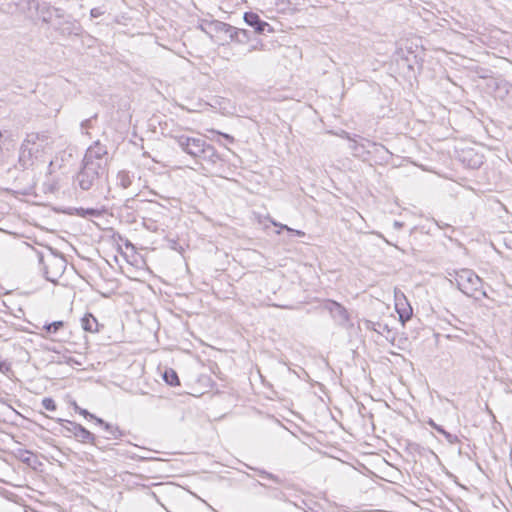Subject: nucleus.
<instances>
[{"mask_svg": "<svg viewBox=\"0 0 512 512\" xmlns=\"http://www.w3.org/2000/svg\"><path fill=\"white\" fill-rule=\"evenodd\" d=\"M27 247L31 251L30 257H34L37 260L44 278L56 284L66 269L67 262L65 258L54 254L50 250L39 251L29 245Z\"/></svg>", "mask_w": 512, "mask_h": 512, "instance_id": "f257e3e1", "label": "nucleus"}, {"mask_svg": "<svg viewBox=\"0 0 512 512\" xmlns=\"http://www.w3.org/2000/svg\"><path fill=\"white\" fill-rule=\"evenodd\" d=\"M48 144V135L46 133H29L21 144L18 166L22 170L33 167L35 160L44 151Z\"/></svg>", "mask_w": 512, "mask_h": 512, "instance_id": "f03ea898", "label": "nucleus"}, {"mask_svg": "<svg viewBox=\"0 0 512 512\" xmlns=\"http://www.w3.org/2000/svg\"><path fill=\"white\" fill-rule=\"evenodd\" d=\"M455 281L458 289L475 300L487 297L486 292L482 289V279L470 269H461L455 274Z\"/></svg>", "mask_w": 512, "mask_h": 512, "instance_id": "7ed1b4c3", "label": "nucleus"}, {"mask_svg": "<svg viewBox=\"0 0 512 512\" xmlns=\"http://www.w3.org/2000/svg\"><path fill=\"white\" fill-rule=\"evenodd\" d=\"M50 27L57 37L62 39L81 37L84 33L79 20L75 19L73 15L68 14L64 9H61L59 17L55 18Z\"/></svg>", "mask_w": 512, "mask_h": 512, "instance_id": "20e7f679", "label": "nucleus"}, {"mask_svg": "<svg viewBox=\"0 0 512 512\" xmlns=\"http://www.w3.org/2000/svg\"><path fill=\"white\" fill-rule=\"evenodd\" d=\"M107 172L82 163L80 171L74 178V185L83 191L95 190L99 187Z\"/></svg>", "mask_w": 512, "mask_h": 512, "instance_id": "39448f33", "label": "nucleus"}, {"mask_svg": "<svg viewBox=\"0 0 512 512\" xmlns=\"http://www.w3.org/2000/svg\"><path fill=\"white\" fill-rule=\"evenodd\" d=\"M480 77L488 79L487 87L494 97L512 109V83L503 77H490L487 74H482Z\"/></svg>", "mask_w": 512, "mask_h": 512, "instance_id": "423d86ee", "label": "nucleus"}, {"mask_svg": "<svg viewBox=\"0 0 512 512\" xmlns=\"http://www.w3.org/2000/svg\"><path fill=\"white\" fill-rule=\"evenodd\" d=\"M107 147L100 141H95L85 152L82 163L107 172Z\"/></svg>", "mask_w": 512, "mask_h": 512, "instance_id": "0eeeda50", "label": "nucleus"}, {"mask_svg": "<svg viewBox=\"0 0 512 512\" xmlns=\"http://www.w3.org/2000/svg\"><path fill=\"white\" fill-rule=\"evenodd\" d=\"M57 421L62 425V434L64 436L73 435L79 442L95 444V435L81 424L61 418Z\"/></svg>", "mask_w": 512, "mask_h": 512, "instance_id": "6e6552de", "label": "nucleus"}, {"mask_svg": "<svg viewBox=\"0 0 512 512\" xmlns=\"http://www.w3.org/2000/svg\"><path fill=\"white\" fill-rule=\"evenodd\" d=\"M26 9L29 11L35 10L38 17L45 24L52 25L56 17H59L61 12L60 7L52 6L48 2L40 3L37 0H26Z\"/></svg>", "mask_w": 512, "mask_h": 512, "instance_id": "1a4fd4ad", "label": "nucleus"}, {"mask_svg": "<svg viewBox=\"0 0 512 512\" xmlns=\"http://www.w3.org/2000/svg\"><path fill=\"white\" fill-rule=\"evenodd\" d=\"M172 138L183 152L195 158L199 155L205 140L201 137H190L184 134L174 135Z\"/></svg>", "mask_w": 512, "mask_h": 512, "instance_id": "9d476101", "label": "nucleus"}, {"mask_svg": "<svg viewBox=\"0 0 512 512\" xmlns=\"http://www.w3.org/2000/svg\"><path fill=\"white\" fill-rule=\"evenodd\" d=\"M244 22L252 27L257 34H266L273 32V28L269 23L262 20L260 16L252 11L245 12L243 15Z\"/></svg>", "mask_w": 512, "mask_h": 512, "instance_id": "9b49d317", "label": "nucleus"}, {"mask_svg": "<svg viewBox=\"0 0 512 512\" xmlns=\"http://www.w3.org/2000/svg\"><path fill=\"white\" fill-rule=\"evenodd\" d=\"M201 161H205L206 163L215 166L218 163L223 162V158L217 152L215 147L206 141L203 143V147H201L199 155L196 157Z\"/></svg>", "mask_w": 512, "mask_h": 512, "instance_id": "f8f14e48", "label": "nucleus"}, {"mask_svg": "<svg viewBox=\"0 0 512 512\" xmlns=\"http://www.w3.org/2000/svg\"><path fill=\"white\" fill-rule=\"evenodd\" d=\"M69 214H77L80 217L91 219V218H103L105 221H109L106 217L111 216L105 209L97 208H70Z\"/></svg>", "mask_w": 512, "mask_h": 512, "instance_id": "ddd939ff", "label": "nucleus"}, {"mask_svg": "<svg viewBox=\"0 0 512 512\" xmlns=\"http://www.w3.org/2000/svg\"><path fill=\"white\" fill-rule=\"evenodd\" d=\"M366 328L384 336L390 342L395 341L396 333L386 323L367 321Z\"/></svg>", "mask_w": 512, "mask_h": 512, "instance_id": "4468645a", "label": "nucleus"}, {"mask_svg": "<svg viewBox=\"0 0 512 512\" xmlns=\"http://www.w3.org/2000/svg\"><path fill=\"white\" fill-rule=\"evenodd\" d=\"M327 308L329 309L333 318L336 319L340 324H345L348 321V312L341 304L335 301H329Z\"/></svg>", "mask_w": 512, "mask_h": 512, "instance_id": "2eb2a0df", "label": "nucleus"}, {"mask_svg": "<svg viewBox=\"0 0 512 512\" xmlns=\"http://www.w3.org/2000/svg\"><path fill=\"white\" fill-rule=\"evenodd\" d=\"M228 36L230 41L239 44H245L250 40V32L248 30L236 28L232 25L230 26Z\"/></svg>", "mask_w": 512, "mask_h": 512, "instance_id": "dca6fc26", "label": "nucleus"}, {"mask_svg": "<svg viewBox=\"0 0 512 512\" xmlns=\"http://www.w3.org/2000/svg\"><path fill=\"white\" fill-rule=\"evenodd\" d=\"M203 23H207L210 30L216 33H225L228 34L230 29V24L219 21V20H207L203 19Z\"/></svg>", "mask_w": 512, "mask_h": 512, "instance_id": "f3484780", "label": "nucleus"}, {"mask_svg": "<svg viewBox=\"0 0 512 512\" xmlns=\"http://www.w3.org/2000/svg\"><path fill=\"white\" fill-rule=\"evenodd\" d=\"M395 308L397 313L399 314L400 321L404 324L407 320L410 319L412 315L411 307L404 302H395Z\"/></svg>", "mask_w": 512, "mask_h": 512, "instance_id": "a211bd4d", "label": "nucleus"}, {"mask_svg": "<svg viewBox=\"0 0 512 512\" xmlns=\"http://www.w3.org/2000/svg\"><path fill=\"white\" fill-rule=\"evenodd\" d=\"M82 328L88 332H97L98 331V321L97 319L90 313L84 315L81 320Z\"/></svg>", "mask_w": 512, "mask_h": 512, "instance_id": "6ab92c4d", "label": "nucleus"}, {"mask_svg": "<svg viewBox=\"0 0 512 512\" xmlns=\"http://www.w3.org/2000/svg\"><path fill=\"white\" fill-rule=\"evenodd\" d=\"M133 176L128 171L122 170L117 174V183L122 188L126 189L131 186Z\"/></svg>", "mask_w": 512, "mask_h": 512, "instance_id": "aec40b11", "label": "nucleus"}, {"mask_svg": "<svg viewBox=\"0 0 512 512\" xmlns=\"http://www.w3.org/2000/svg\"><path fill=\"white\" fill-rule=\"evenodd\" d=\"M163 380L170 386L180 384L179 377L173 369H166L163 373Z\"/></svg>", "mask_w": 512, "mask_h": 512, "instance_id": "412c9836", "label": "nucleus"}, {"mask_svg": "<svg viewBox=\"0 0 512 512\" xmlns=\"http://www.w3.org/2000/svg\"><path fill=\"white\" fill-rule=\"evenodd\" d=\"M104 429L108 434L107 438L120 439L121 437H123V432L116 425H112V424L108 423V424H105Z\"/></svg>", "mask_w": 512, "mask_h": 512, "instance_id": "4be33fe9", "label": "nucleus"}, {"mask_svg": "<svg viewBox=\"0 0 512 512\" xmlns=\"http://www.w3.org/2000/svg\"><path fill=\"white\" fill-rule=\"evenodd\" d=\"M12 134L7 131H0V165L4 162L3 146L6 141H12Z\"/></svg>", "mask_w": 512, "mask_h": 512, "instance_id": "5701e85b", "label": "nucleus"}, {"mask_svg": "<svg viewBox=\"0 0 512 512\" xmlns=\"http://www.w3.org/2000/svg\"><path fill=\"white\" fill-rule=\"evenodd\" d=\"M64 322L63 321H54L52 323L46 324L44 326L45 331L48 334H55L57 333L61 328H63Z\"/></svg>", "mask_w": 512, "mask_h": 512, "instance_id": "b1692460", "label": "nucleus"}, {"mask_svg": "<svg viewBox=\"0 0 512 512\" xmlns=\"http://www.w3.org/2000/svg\"><path fill=\"white\" fill-rule=\"evenodd\" d=\"M280 229L278 230H275V233L276 234H280L282 230H285L289 235L291 236H303L304 235V232L302 231H299V230H295V229H292L290 226L288 225H285V226H278Z\"/></svg>", "mask_w": 512, "mask_h": 512, "instance_id": "393cba45", "label": "nucleus"}, {"mask_svg": "<svg viewBox=\"0 0 512 512\" xmlns=\"http://www.w3.org/2000/svg\"><path fill=\"white\" fill-rule=\"evenodd\" d=\"M41 404H42L43 408H45L48 411H55L56 410V403L50 397H46V398L42 399Z\"/></svg>", "mask_w": 512, "mask_h": 512, "instance_id": "a878e982", "label": "nucleus"}, {"mask_svg": "<svg viewBox=\"0 0 512 512\" xmlns=\"http://www.w3.org/2000/svg\"><path fill=\"white\" fill-rule=\"evenodd\" d=\"M259 475H260L261 477H264V478L270 479V480H272V481H274V482H276V483H279V484H280V483H282L281 479H280L278 476H276V475H274V474H272V473H269V472H267V471H265V470H260V471H259Z\"/></svg>", "mask_w": 512, "mask_h": 512, "instance_id": "bb28decb", "label": "nucleus"}, {"mask_svg": "<svg viewBox=\"0 0 512 512\" xmlns=\"http://www.w3.org/2000/svg\"><path fill=\"white\" fill-rule=\"evenodd\" d=\"M74 408L77 412H79V414L83 415L85 418H95V415L91 414L89 411H87L86 409H82L80 408L76 403L74 404Z\"/></svg>", "mask_w": 512, "mask_h": 512, "instance_id": "cd10ccee", "label": "nucleus"}, {"mask_svg": "<svg viewBox=\"0 0 512 512\" xmlns=\"http://www.w3.org/2000/svg\"><path fill=\"white\" fill-rule=\"evenodd\" d=\"M442 435L445 437V439L450 443V444H455L459 441L458 437L456 435H453L449 432H447L446 430H444V433H442Z\"/></svg>", "mask_w": 512, "mask_h": 512, "instance_id": "c85d7f7f", "label": "nucleus"}, {"mask_svg": "<svg viewBox=\"0 0 512 512\" xmlns=\"http://www.w3.org/2000/svg\"><path fill=\"white\" fill-rule=\"evenodd\" d=\"M11 371V365L5 360L0 359V372L7 374Z\"/></svg>", "mask_w": 512, "mask_h": 512, "instance_id": "c756f323", "label": "nucleus"}, {"mask_svg": "<svg viewBox=\"0 0 512 512\" xmlns=\"http://www.w3.org/2000/svg\"><path fill=\"white\" fill-rule=\"evenodd\" d=\"M104 14V11L100 7H95L90 10V16L92 18H98Z\"/></svg>", "mask_w": 512, "mask_h": 512, "instance_id": "7c9ffc66", "label": "nucleus"}, {"mask_svg": "<svg viewBox=\"0 0 512 512\" xmlns=\"http://www.w3.org/2000/svg\"><path fill=\"white\" fill-rule=\"evenodd\" d=\"M428 424H429L433 429H435L437 432H439V433H441V434H442V433H444V430H445V429H444L442 426H440V425L436 424L432 419H430V420L428 421Z\"/></svg>", "mask_w": 512, "mask_h": 512, "instance_id": "2f4dec72", "label": "nucleus"}, {"mask_svg": "<svg viewBox=\"0 0 512 512\" xmlns=\"http://www.w3.org/2000/svg\"><path fill=\"white\" fill-rule=\"evenodd\" d=\"M402 300L406 301L405 295L401 291L395 290V301L402 302Z\"/></svg>", "mask_w": 512, "mask_h": 512, "instance_id": "473e14b6", "label": "nucleus"}, {"mask_svg": "<svg viewBox=\"0 0 512 512\" xmlns=\"http://www.w3.org/2000/svg\"><path fill=\"white\" fill-rule=\"evenodd\" d=\"M213 133H216V131L212 130ZM217 134L221 135L222 137H224L228 142L230 143H233L234 142V137L229 135V134H226V133H222V132H218L217 131Z\"/></svg>", "mask_w": 512, "mask_h": 512, "instance_id": "72a5a7b5", "label": "nucleus"}, {"mask_svg": "<svg viewBox=\"0 0 512 512\" xmlns=\"http://www.w3.org/2000/svg\"><path fill=\"white\" fill-rule=\"evenodd\" d=\"M207 28H209L207 23H203V19H202L201 23L199 25V29L201 31H203L204 33H206L207 35H209L210 37H212L211 33L207 30Z\"/></svg>", "mask_w": 512, "mask_h": 512, "instance_id": "f704fd0d", "label": "nucleus"}, {"mask_svg": "<svg viewBox=\"0 0 512 512\" xmlns=\"http://www.w3.org/2000/svg\"><path fill=\"white\" fill-rule=\"evenodd\" d=\"M91 121H92V118H89V119H85L81 122V128L82 129H88L91 127Z\"/></svg>", "mask_w": 512, "mask_h": 512, "instance_id": "c9c22d12", "label": "nucleus"}, {"mask_svg": "<svg viewBox=\"0 0 512 512\" xmlns=\"http://www.w3.org/2000/svg\"><path fill=\"white\" fill-rule=\"evenodd\" d=\"M92 419H93V420H95V422H96L98 425L102 426L103 428H105V424H108V423H107V422H105L103 419L98 418V417H96V416H95V418H92Z\"/></svg>", "mask_w": 512, "mask_h": 512, "instance_id": "e433bc0d", "label": "nucleus"}, {"mask_svg": "<svg viewBox=\"0 0 512 512\" xmlns=\"http://www.w3.org/2000/svg\"><path fill=\"white\" fill-rule=\"evenodd\" d=\"M265 219H267L270 222V224H272V225L281 224L280 222H277V221L271 219L269 216H266Z\"/></svg>", "mask_w": 512, "mask_h": 512, "instance_id": "4c0bfd02", "label": "nucleus"}, {"mask_svg": "<svg viewBox=\"0 0 512 512\" xmlns=\"http://www.w3.org/2000/svg\"><path fill=\"white\" fill-rule=\"evenodd\" d=\"M482 163L481 160H477L474 162V167L479 166Z\"/></svg>", "mask_w": 512, "mask_h": 512, "instance_id": "58836bf2", "label": "nucleus"}, {"mask_svg": "<svg viewBox=\"0 0 512 512\" xmlns=\"http://www.w3.org/2000/svg\"><path fill=\"white\" fill-rule=\"evenodd\" d=\"M393 224L398 225V224H402V223H401V222H399V221H394V223H393Z\"/></svg>", "mask_w": 512, "mask_h": 512, "instance_id": "ea45409f", "label": "nucleus"}, {"mask_svg": "<svg viewBox=\"0 0 512 512\" xmlns=\"http://www.w3.org/2000/svg\"><path fill=\"white\" fill-rule=\"evenodd\" d=\"M345 135H346L347 139H349V140L351 139L348 133L345 132Z\"/></svg>", "mask_w": 512, "mask_h": 512, "instance_id": "a19ab883", "label": "nucleus"}, {"mask_svg": "<svg viewBox=\"0 0 512 512\" xmlns=\"http://www.w3.org/2000/svg\"><path fill=\"white\" fill-rule=\"evenodd\" d=\"M5 232L7 233V231H5ZM8 234H14L15 235L16 233L8 231Z\"/></svg>", "mask_w": 512, "mask_h": 512, "instance_id": "79ce46f5", "label": "nucleus"}, {"mask_svg": "<svg viewBox=\"0 0 512 512\" xmlns=\"http://www.w3.org/2000/svg\"><path fill=\"white\" fill-rule=\"evenodd\" d=\"M0 231H3V230L0 228Z\"/></svg>", "mask_w": 512, "mask_h": 512, "instance_id": "37998d69", "label": "nucleus"}]
</instances>
